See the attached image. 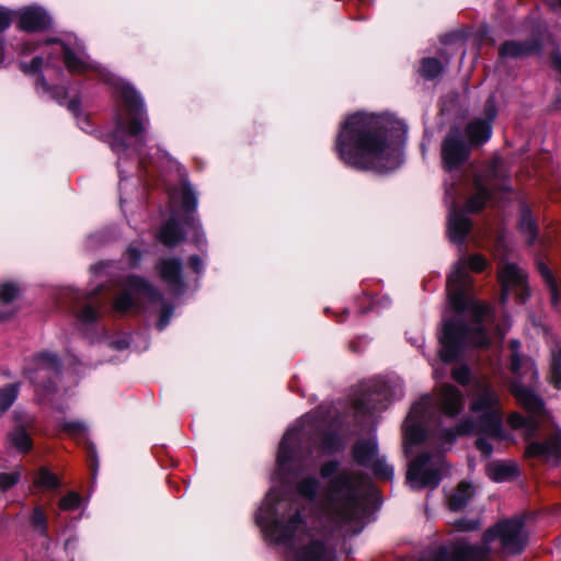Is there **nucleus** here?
Wrapping results in <instances>:
<instances>
[{"mask_svg": "<svg viewBox=\"0 0 561 561\" xmlns=\"http://www.w3.org/2000/svg\"><path fill=\"white\" fill-rule=\"evenodd\" d=\"M497 330H499V335H500L501 337H503V336H504V334H505V330H502L501 328H497Z\"/></svg>", "mask_w": 561, "mask_h": 561, "instance_id": "57", "label": "nucleus"}, {"mask_svg": "<svg viewBox=\"0 0 561 561\" xmlns=\"http://www.w3.org/2000/svg\"><path fill=\"white\" fill-rule=\"evenodd\" d=\"M473 195L467 202L468 211H479L491 201L495 192L510 188L507 174L501 159H493L489 165L473 176Z\"/></svg>", "mask_w": 561, "mask_h": 561, "instance_id": "11", "label": "nucleus"}, {"mask_svg": "<svg viewBox=\"0 0 561 561\" xmlns=\"http://www.w3.org/2000/svg\"><path fill=\"white\" fill-rule=\"evenodd\" d=\"M468 267L481 272L486 267V260L480 254L468 259L461 255L448 276L447 295L456 316L443 321L439 357L444 363L454 362L467 346L484 347L490 343L485 324L493 321V312L470 296L472 279Z\"/></svg>", "mask_w": 561, "mask_h": 561, "instance_id": "4", "label": "nucleus"}, {"mask_svg": "<svg viewBox=\"0 0 561 561\" xmlns=\"http://www.w3.org/2000/svg\"><path fill=\"white\" fill-rule=\"evenodd\" d=\"M461 185L460 178L445 182V195L450 203L447 230L450 241L457 244L463 243L472 226L469 217L457 205Z\"/></svg>", "mask_w": 561, "mask_h": 561, "instance_id": "15", "label": "nucleus"}, {"mask_svg": "<svg viewBox=\"0 0 561 561\" xmlns=\"http://www.w3.org/2000/svg\"><path fill=\"white\" fill-rule=\"evenodd\" d=\"M92 471L95 474V472H96V465L94 462L92 463Z\"/></svg>", "mask_w": 561, "mask_h": 561, "instance_id": "58", "label": "nucleus"}, {"mask_svg": "<svg viewBox=\"0 0 561 561\" xmlns=\"http://www.w3.org/2000/svg\"><path fill=\"white\" fill-rule=\"evenodd\" d=\"M172 314L173 308L171 306L164 305L161 310L160 319L157 323V328L159 331H162L168 327Z\"/></svg>", "mask_w": 561, "mask_h": 561, "instance_id": "44", "label": "nucleus"}, {"mask_svg": "<svg viewBox=\"0 0 561 561\" xmlns=\"http://www.w3.org/2000/svg\"><path fill=\"white\" fill-rule=\"evenodd\" d=\"M78 124H79L80 128H81V129H83V130H88V127L90 126V125H89V121H88V118H87V117H82V118H80V121L78 122Z\"/></svg>", "mask_w": 561, "mask_h": 561, "instance_id": "53", "label": "nucleus"}, {"mask_svg": "<svg viewBox=\"0 0 561 561\" xmlns=\"http://www.w3.org/2000/svg\"><path fill=\"white\" fill-rule=\"evenodd\" d=\"M443 71L442 62L433 57L424 58L421 62L420 73L427 80L435 79Z\"/></svg>", "mask_w": 561, "mask_h": 561, "instance_id": "35", "label": "nucleus"}, {"mask_svg": "<svg viewBox=\"0 0 561 561\" xmlns=\"http://www.w3.org/2000/svg\"><path fill=\"white\" fill-rule=\"evenodd\" d=\"M528 542V530L524 517H513L499 522L484 531L482 542L472 545L466 539H457L449 546L434 547V556L420 561H478L496 551L503 556L520 553Z\"/></svg>", "mask_w": 561, "mask_h": 561, "instance_id": "5", "label": "nucleus"}, {"mask_svg": "<svg viewBox=\"0 0 561 561\" xmlns=\"http://www.w3.org/2000/svg\"><path fill=\"white\" fill-rule=\"evenodd\" d=\"M486 473L495 482H505L518 476V467L510 461H492L486 467Z\"/></svg>", "mask_w": 561, "mask_h": 561, "instance_id": "26", "label": "nucleus"}, {"mask_svg": "<svg viewBox=\"0 0 561 561\" xmlns=\"http://www.w3.org/2000/svg\"><path fill=\"white\" fill-rule=\"evenodd\" d=\"M34 51V48H31L28 44H25L23 47V54H30Z\"/></svg>", "mask_w": 561, "mask_h": 561, "instance_id": "56", "label": "nucleus"}, {"mask_svg": "<svg viewBox=\"0 0 561 561\" xmlns=\"http://www.w3.org/2000/svg\"><path fill=\"white\" fill-rule=\"evenodd\" d=\"M519 229L526 238L527 243L531 244L537 238V227L530 210L523 207L520 211Z\"/></svg>", "mask_w": 561, "mask_h": 561, "instance_id": "31", "label": "nucleus"}, {"mask_svg": "<svg viewBox=\"0 0 561 561\" xmlns=\"http://www.w3.org/2000/svg\"><path fill=\"white\" fill-rule=\"evenodd\" d=\"M36 89L38 91H43V92H47L48 91V84L45 80V78L43 76L38 77L37 78V81H36Z\"/></svg>", "mask_w": 561, "mask_h": 561, "instance_id": "50", "label": "nucleus"}, {"mask_svg": "<svg viewBox=\"0 0 561 561\" xmlns=\"http://www.w3.org/2000/svg\"><path fill=\"white\" fill-rule=\"evenodd\" d=\"M499 279L502 285L501 304H505L511 293L515 294L520 302L528 297L527 275L515 263H505L500 267Z\"/></svg>", "mask_w": 561, "mask_h": 561, "instance_id": "18", "label": "nucleus"}, {"mask_svg": "<svg viewBox=\"0 0 561 561\" xmlns=\"http://www.w3.org/2000/svg\"><path fill=\"white\" fill-rule=\"evenodd\" d=\"M470 410L478 414V421L467 417L460 421L454 428H444L438 433L439 440L450 444L457 436L471 433H482L492 438H502L503 413L499 393L485 379L474 382L473 398Z\"/></svg>", "mask_w": 561, "mask_h": 561, "instance_id": "7", "label": "nucleus"}, {"mask_svg": "<svg viewBox=\"0 0 561 561\" xmlns=\"http://www.w3.org/2000/svg\"><path fill=\"white\" fill-rule=\"evenodd\" d=\"M550 5L561 10V0H549Z\"/></svg>", "mask_w": 561, "mask_h": 561, "instance_id": "55", "label": "nucleus"}, {"mask_svg": "<svg viewBox=\"0 0 561 561\" xmlns=\"http://www.w3.org/2000/svg\"><path fill=\"white\" fill-rule=\"evenodd\" d=\"M335 460L320 467L322 479H329L325 492L317 497L320 481L316 476L301 478L297 493L309 501L310 516L297 502L282 499L280 491L272 488L255 516L266 540L295 552L297 561H334L337 558L334 538L329 533H313L316 524L339 528L357 535L365 526L369 496L373 489L365 488L364 478L350 470L337 472Z\"/></svg>", "mask_w": 561, "mask_h": 561, "instance_id": "1", "label": "nucleus"}, {"mask_svg": "<svg viewBox=\"0 0 561 561\" xmlns=\"http://www.w3.org/2000/svg\"><path fill=\"white\" fill-rule=\"evenodd\" d=\"M44 47L43 53L48 55L46 60L43 56H36L30 64L22 62L21 69L25 73H35L43 68L44 62H46V66L53 65L59 56H62L65 66L71 73L80 75L89 70L98 71L106 82L116 89L123 101V110L115 118L116 127L111 142L112 149L118 154V162L128 151H131L139 158L142 168L152 164L151 159L142 153L148 118L144 102L134 88L113 75L105 73L104 70L91 62L83 44L76 37H69L67 41L49 38L44 43Z\"/></svg>", "mask_w": 561, "mask_h": 561, "instance_id": "2", "label": "nucleus"}, {"mask_svg": "<svg viewBox=\"0 0 561 561\" xmlns=\"http://www.w3.org/2000/svg\"><path fill=\"white\" fill-rule=\"evenodd\" d=\"M183 238L184 232L174 217H171L159 232L160 241L167 247H175Z\"/></svg>", "mask_w": 561, "mask_h": 561, "instance_id": "28", "label": "nucleus"}, {"mask_svg": "<svg viewBox=\"0 0 561 561\" xmlns=\"http://www.w3.org/2000/svg\"><path fill=\"white\" fill-rule=\"evenodd\" d=\"M437 375H438V370L435 368L434 369V376L437 378Z\"/></svg>", "mask_w": 561, "mask_h": 561, "instance_id": "59", "label": "nucleus"}, {"mask_svg": "<svg viewBox=\"0 0 561 561\" xmlns=\"http://www.w3.org/2000/svg\"><path fill=\"white\" fill-rule=\"evenodd\" d=\"M19 27L26 32L42 31L49 26V15L38 7H27L18 12Z\"/></svg>", "mask_w": 561, "mask_h": 561, "instance_id": "24", "label": "nucleus"}, {"mask_svg": "<svg viewBox=\"0 0 561 561\" xmlns=\"http://www.w3.org/2000/svg\"><path fill=\"white\" fill-rule=\"evenodd\" d=\"M161 280L174 295H182L185 284L182 276V261L176 257L161 259L156 266Z\"/></svg>", "mask_w": 561, "mask_h": 561, "instance_id": "21", "label": "nucleus"}, {"mask_svg": "<svg viewBox=\"0 0 561 561\" xmlns=\"http://www.w3.org/2000/svg\"><path fill=\"white\" fill-rule=\"evenodd\" d=\"M511 391L518 403L526 410L525 417L518 412H513L507 422L513 430H524L527 438L535 436L537 430L547 417L542 400L518 380L511 383Z\"/></svg>", "mask_w": 561, "mask_h": 561, "instance_id": "10", "label": "nucleus"}, {"mask_svg": "<svg viewBox=\"0 0 561 561\" xmlns=\"http://www.w3.org/2000/svg\"><path fill=\"white\" fill-rule=\"evenodd\" d=\"M526 455L557 463L561 457V428H556L545 442L529 443L526 447Z\"/></svg>", "mask_w": 561, "mask_h": 561, "instance_id": "22", "label": "nucleus"}, {"mask_svg": "<svg viewBox=\"0 0 561 561\" xmlns=\"http://www.w3.org/2000/svg\"><path fill=\"white\" fill-rule=\"evenodd\" d=\"M12 21V12L0 7V32L7 30Z\"/></svg>", "mask_w": 561, "mask_h": 561, "instance_id": "46", "label": "nucleus"}, {"mask_svg": "<svg viewBox=\"0 0 561 561\" xmlns=\"http://www.w3.org/2000/svg\"><path fill=\"white\" fill-rule=\"evenodd\" d=\"M453 378L460 385H467L470 380V369L466 365L455 367L451 371Z\"/></svg>", "mask_w": 561, "mask_h": 561, "instance_id": "42", "label": "nucleus"}, {"mask_svg": "<svg viewBox=\"0 0 561 561\" xmlns=\"http://www.w3.org/2000/svg\"><path fill=\"white\" fill-rule=\"evenodd\" d=\"M553 64H554V67L560 71L561 73V55H554L553 56Z\"/></svg>", "mask_w": 561, "mask_h": 561, "instance_id": "54", "label": "nucleus"}, {"mask_svg": "<svg viewBox=\"0 0 561 561\" xmlns=\"http://www.w3.org/2000/svg\"><path fill=\"white\" fill-rule=\"evenodd\" d=\"M59 426L70 436H82L87 432V425L81 421H60Z\"/></svg>", "mask_w": 561, "mask_h": 561, "instance_id": "39", "label": "nucleus"}, {"mask_svg": "<svg viewBox=\"0 0 561 561\" xmlns=\"http://www.w3.org/2000/svg\"><path fill=\"white\" fill-rule=\"evenodd\" d=\"M20 295V287L12 282H7L0 285V301L9 304L16 299Z\"/></svg>", "mask_w": 561, "mask_h": 561, "instance_id": "37", "label": "nucleus"}, {"mask_svg": "<svg viewBox=\"0 0 561 561\" xmlns=\"http://www.w3.org/2000/svg\"><path fill=\"white\" fill-rule=\"evenodd\" d=\"M60 373V363L53 353H41L36 355L26 366L25 376L34 383L36 397L39 402H48L57 410L64 408L56 403L55 398L58 390L51 385L54 378H58Z\"/></svg>", "mask_w": 561, "mask_h": 561, "instance_id": "9", "label": "nucleus"}, {"mask_svg": "<svg viewBox=\"0 0 561 561\" xmlns=\"http://www.w3.org/2000/svg\"><path fill=\"white\" fill-rule=\"evenodd\" d=\"M473 495V488L467 482H461L450 495L448 506L451 511H461Z\"/></svg>", "mask_w": 561, "mask_h": 561, "instance_id": "29", "label": "nucleus"}, {"mask_svg": "<svg viewBox=\"0 0 561 561\" xmlns=\"http://www.w3.org/2000/svg\"><path fill=\"white\" fill-rule=\"evenodd\" d=\"M19 383H11L0 388V411H7L15 401L19 394Z\"/></svg>", "mask_w": 561, "mask_h": 561, "instance_id": "36", "label": "nucleus"}, {"mask_svg": "<svg viewBox=\"0 0 561 561\" xmlns=\"http://www.w3.org/2000/svg\"><path fill=\"white\" fill-rule=\"evenodd\" d=\"M141 299H147L150 302H160L162 295L148 280L131 275L122 284V291L115 297L113 308L115 311L126 312L136 307Z\"/></svg>", "mask_w": 561, "mask_h": 561, "instance_id": "14", "label": "nucleus"}, {"mask_svg": "<svg viewBox=\"0 0 561 561\" xmlns=\"http://www.w3.org/2000/svg\"><path fill=\"white\" fill-rule=\"evenodd\" d=\"M307 442L328 455L344 447L339 435L321 431L317 417L313 414H306L287 430L279 443L276 476L282 483L289 482L291 477H298L296 468L302 470L313 466L309 456L301 455L302 444Z\"/></svg>", "mask_w": 561, "mask_h": 561, "instance_id": "6", "label": "nucleus"}, {"mask_svg": "<svg viewBox=\"0 0 561 561\" xmlns=\"http://www.w3.org/2000/svg\"><path fill=\"white\" fill-rule=\"evenodd\" d=\"M172 205L180 206L185 211H193L197 207V197L190 184L183 185L169 193Z\"/></svg>", "mask_w": 561, "mask_h": 561, "instance_id": "27", "label": "nucleus"}, {"mask_svg": "<svg viewBox=\"0 0 561 561\" xmlns=\"http://www.w3.org/2000/svg\"><path fill=\"white\" fill-rule=\"evenodd\" d=\"M463 410V394L455 386L444 383L436 399L423 396L410 410L403 430L409 444H419L427 438L430 424L436 412L446 417H455Z\"/></svg>", "mask_w": 561, "mask_h": 561, "instance_id": "8", "label": "nucleus"}, {"mask_svg": "<svg viewBox=\"0 0 561 561\" xmlns=\"http://www.w3.org/2000/svg\"><path fill=\"white\" fill-rule=\"evenodd\" d=\"M22 471L20 469L13 470L11 472H1L0 473V491L7 492L9 489L13 488L21 479Z\"/></svg>", "mask_w": 561, "mask_h": 561, "instance_id": "40", "label": "nucleus"}, {"mask_svg": "<svg viewBox=\"0 0 561 561\" xmlns=\"http://www.w3.org/2000/svg\"><path fill=\"white\" fill-rule=\"evenodd\" d=\"M68 108L73 115L78 116L79 103L76 100L69 102Z\"/></svg>", "mask_w": 561, "mask_h": 561, "instance_id": "52", "label": "nucleus"}, {"mask_svg": "<svg viewBox=\"0 0 561 561\" xmlns=\"http://www.w3.org/2000/svg\"><path fill=\"white\" fill-rule=\"evenodd\" d=\"M13 447L21 453H27L32 448V439L23 427H16L9 434Z\"/></svg>", "mask_w": 561, "mask_h": 561, "instance_id": "32", "label": "nucleus"}, {"mask_svg": "<svg viewBox=\"0 0 561 561\" xmlns=\"http://www.w3.org/2000/svg\"><path fill=\"white\" fill-rule=\"evenodd\" d=\"M550 382L561 389V345H556L551 353Z\"/></svg>", "mask_w": 561, "mask_h": 561, "instance_id": "33", "label": "nucleus"}, {"mask_svg": "<svg viewBox=\"0 0 561 561\" xmlns=\"http://www.w3.org/2000/svg\"><path fill=\"white\" fill-rule=\"evenodd\" d=\"M485 118H477L466 127V134L473 146L486 142L492 135V122L496 116V105L493 96H490L484 105Z\"/></svg>", "mask_w": 561, "mask_h": 561, "instance_id": "20", "label": "nucleus"}, {"mask_svg": "<svg viewBox=\"0 0 561 561\" xmlns=\"http://www.w3.org/2000/svg\"><path fill=\"white\" fill-rule=\"evenodd\" d=\"M101 291V287H98L96 289L85 294L78 291L75 293L76 319L82 328L93 325L101 318L102 311L106 306V301L99 297Z\"/></svg>", "mask_w": 561, "mask_h": 561, "instance_id": "19", "label": "nucleus"}, {"mask_svg": "<svg viewBox=\"0 0 561 561\" xmlns=\"http://www.w3.org/2000/svg\"><path fill=\"white\" fill-rule=\"evenodd\" d=\"M188 226L192 227V229L195 231V234H196V243L197 244H202L203 242V233H201L199 231V224L195 220V219H192L191 221L187 222Z\"/></svg>", "mask_w": 561, "mask_h": 561, "instance_id": "49", "label": "nucleus"}, {"mask_svg": "<svg viewBox=\"0 0 561 561\" xmlns=\"http://www.w3.org/2000/svg\"><path fill=\"white\" fill-rule=\"evenodd\" d=\"M31 524L33 528L42 535L47 531V517L41 506H36L31 515Z\"/></svg>", "mask_w": 561, "mask_h": 561, "instance_id": "38", "label": "nucleus"}, {"mask_svg": "<svg viewBox=\"0 0 561 561\" xmlns=\"http://www.w3.org/2000/svg\"><path fill=\"white\" fill-rule=\"evenodd\" d=\"M112 344L117 350H124V348L128 347V345H129V343L125 339L114 341Z\"/></svg>", "mask_w": 561, "mask_h": 561, "instance_id": "51", "label": "nucleus"}, {"mask_svg": "<svg viewBox=\"0 0 561 561\" xmlns=\"http://www.w3.org/2000/svg\"><path fill=\"white\" fill-rule=\"evenodd\" d=\"M82 502L81 496L77 492H69L59 501V507L64 511L77 510Z\"/></svg>", "mask_w": 561, "mask_h": 561, "instance_id": "41", "label": "nucleus"}, {"mask_svg": "<svg viewBox=\"0 0 561 561\" xmlns=\"http://www.w3.org/2000/svg\"><path fill=\"white\" fill-rule=\"evenodd\" d=\"M538 271H539L540 275L542 276L545 283L548 286V289L550 293L551 305L553 307H557L558 302H559V293H558L557 282L554 279L552 273L550 272L548 266L545 265L543 263L538 264Z\"/></svg>", "mask_w": 561, "mask_h": 561, "instance_id": "34", "label": "nucleus"}, {"mask_svg": "<svg viewBox=\"0 0 561 561\" xmlns=\"http://www.w3.org/2000/svg\"><path fill=\"white\" fill-rule=\"evenodd\" d=\"M403 396L402 381L399 378L371 379L364 389V394L355 402L356 410L364 413L382 410L391 400Z\"/></svg>", "mask_w": 561, "mask_h": 561, "instance_id": "13", "label": "nucleus"}, {"mask_svg": "<svg viewBox=\"0 0 561 561\" xmlns=\"http://www.w3.org/2000/svg\"><path fill=\"white\" fill-rule=\"evenodd\" d=\"M445 468L444 456L440 450L422 453L409 465L407 481L413 490L436 488Z\"/></svg>", "mask_w": 561, "mask_h": 561, "instance_id": "12", "label": "nucleus"}, {"mask_svg": "<svg viewBox=\"0 0 561 561\" xmlns=\"http://www.w3.org/2000/svg\"><path fill=\"white\" fill-rule=\"evenodd\" d=\"M125 257L130 266H135L141 259V252L136 247L130 245L125 253Z\"/></svg>", "mask_w": 561, "mask_h": 561, "instance_id": "45", "label": "nucleus"}, {"mask_svg": "<svg viewBox=\"0 0 561 561\" xmlns=\"http://www.w3.org/2000/svg\"><path fill=\"white\" fill-rule=\"evenodd\" d=\"M456 529L460 531H471L476 530L480 527V523L478 519H467L460 518L453 523Z\"/></svg>", "mask_w": 561, "mask_h": 561, "instance_id": "43", "label": "nucleus"}, {"mask_svg": "<svg viewBox=\"0 0 561 561\" xmlns=\"http://www.w3.org/2000/svg\"><path fill=\"white\" fill-rule=\"evenodd\" d=\"M353 457L358 465L371 468L376 477L385 480L393 479V467L387 462L385 457L378 456L375 436L368 439H358L353 448Z\"/></svg>", "mask_w": 561, "mask_h": 561, "instance_id": "16", "label": "nucleus"}, {"mask_svg": "<svg viewBox=\"0 0 561 561\" xmlns=\"http://www.w3.org/2000/svg\"><path fill=\"white\" fill-rule=\"evenodd\" d=\"M470 154V146L465 142L458 127L451 128L442 142V162L447 172L457 171Z\"/></svg>", "mask_w": 561, "mask_h": 561, "instance_id": "17", "label": "nucleus"}, {"mask_svg": "<svg viewBox=\"0 0 561 561\" xmlns=\"http://www.w3.org/2000/svg\"><path fill=\"white\" fill-rule=\"evenodd\" d=\"M511 347V370L516 377L525 379L529 382L536 381L538 378V370L535 363L529 357H522L518 353L520 343L517 340H512Z\"/></svg>", "mask_w": 561, "mask_h": 561, "instance_id": "23", "label": "nucleus"}, {"mask_svg": "<svg viewBox=\"0 0 561 561\" xmlns=\"http://www.w3.org/2000/svg\"><path fill=\"white\" fill-rule=\"evenodd\" d=\"M476 446L486 457L490 456L493 451L491 443L488 440V438L484 437H479L476 442Z\"/></svg>", "mask_w": 561, "mask_h": 561, "instance_id": "47", "label": "nucleus"}, {"mask_svg": "<svg viewBox=\"0 0 561 561\" xmlns=\"http://www.w3.org/2000/svg\"><path fill=\"white\" fill-rule=\"evenodd\" d=\"M538 41L530 39L525 42L510 41L500 48L501 57L519 58L528 56L539 49Z\"/></svg>", "mask_w": 561, "mask_h": 561, "instance_id": "25", "label": "nucleus"}, {"mask_svg": "<svg viewBox=\"0 0 561 561\" xmlns=\"http://www.w3.org/2000/svg\"><path fill=\"white\" fill-rule=\"evenodd\" d=\"M405 135L404 125L390 116L358 112L342 123L335 151L355 169L389 172L403 162Z\"/></svg>", "mask_w": 561, "mask_h": 561, "instance_id": "3", "label": "nucleus"}, {"mask_svg": "<svg viewBox=\"0 0 561 561\" xmlns=\"http://www.w3.org/2000/svg\"><path fill=\"white\" fill-rule=\"evenodd\" d=\"M33 484L42 490H55L60 486V481L54 472L41 467L34 476Z\"/></svg>", "mask_w": 561, "mask_h": 561, "instance_id": "30", "label": "nucleus"}, {"mask_svg": "<svg viewBox=\"0 0 561 561\" xmlns=\"http://www.w3.org/2000/svg\"><path fill=\"white\" fill-rule=\"evenodd\" d=\"M190 265L197 274H199L204 267L203 261L196 255L191 256Z\"/></svg>", "mask_w": 561, "mask_h": 561, "instance_id": "48", "label": "nucleus"}]
</instances>
